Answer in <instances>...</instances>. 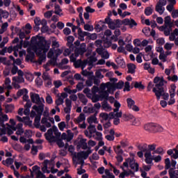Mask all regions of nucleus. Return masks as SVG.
<instances>
[{
    "mask_svg": "<svg viewBox=\"0 0 178 178\" xmlns=\"http://www.w3.org/2000/svg\"><path fill=\"white\" fill-rule=\"evenodd\" d=\"M49 48H51V43L38 40V36H33L31 40V46L27 49L26 59H33L35 52L39 56L38 61L41 65L47 59V53L49 51Z\"/></svg>",
    "mask_w": 178,
    "mask_h": 178,
    "instance_id": "nucleus-1",
    "label": "nucleus"
},
{
    "mask_svg": "<svg viewBox=\"0 0 178 178\" xmlns=\"http://www.w3.org/2000/svg\"><path fill=\"white\" fill-rule=\"evenodd\" d=\"M154 87L153 88V92H154L156 99L159 101L161 97H163L164 101L169 99V93L165 92L163 86L165 84V80L163 77L156 76L154 79Z\"/></svg>",
    "mask_w": 178,
    "mask_h": 178,
    "instance_id": "nucleus-2",
    "label": "nucleus"
},
{
    "mask_svg": "<svg viewBox=\"0 0 178 178\" xmlns=\"http://www.w3.org/2000/svg\"><path fill=\"white\" fill-rule=\"evenodd\" d=\"M61 135L62 134H60V132H59L58 128H50L47 130V133L44 134V137L47 141H48L50 143H56V141H58V140L60 138Z\"/></svg>",
    "mask_w": 178,
    "mask_h": 178,
    "instance_id": "nucleus-3",
    "label": "nucleus"
},
{
    "mask_svg": "<svg viewBox=\"0 0 178 178\" xmlns=\"http://www.w3.org/2000/svg\"><path fill=\"white\" fill-rule=\"evenodd\" d=\"M114 106L115 108L113 109V112L110 113V119H114L113 123L115 126H118L120 123V119L119 118H122V115H123L122 111L119 112V109H120L122 105L119 102H115Z\"/></svg>",
    "mask_w": 178,
    "mask_h": 178,
    "instance_id": "nucleus-4",
    "label": "nucleus"
},
{
    "mask_svg": "<svg viewBox=\"0 0 178 178\" xmlns=\"http://www.w3.org/2000/svg\"><path fill=\"white\" fill-rule=\"evenodd\" d=\"M63 51L60 49H51L48 54H47V58L50 59V63L53 65H56V60H58V56H60V55H62V53Z\"/></svg>",
    "mask_w": 178,
    "mask_h": 178,
    "instance_id": "nucleus-5",
    "label": "nucleus"
},
{
    "mask_svg": "<svg viewBox=\"0 0 178 178\" xmlns=\"http://www.w3.org/2000/svg\"><path fill=\"white\" fill-rule=\"evenodd\" d=\"M8 120H9L8 115H3L2 107L0 106V137L2 136L3 134H5V124H3V122H8Z\"/></svg>",
    "mask_w": 178,
    "mask_h": 178,
    "instance_id": "nucleus-6",
    "label": "nucleus"
},
{
    "mask_svg": "<svg viewBox=\"0 0 178 178\" xmlns=\"http://www.w3.org/2000/svg\"><path fill=\"white\" fill-rule=\"evenodd\" d=\"M105 23L108 24L111 30H115L118 27H120V19L112 20L110 17H106Z\"/></svg>",
    "mask_w": 178,
    "mask_h": 178,
    "instance_id": "nucleus-7",
    "label": "nucleus"
},
{
    "mask_svg": "<svg viewBox=\"0 0 178 178\" xmlns=\"http://www.w3.org/2000/svg\"><path fill=\"white\" fill-rule=\"evenodd\" d=\"M51 165V161L49 160H44L42 164L41 169L43 173H56L58 172V169H54V167H51V169L48 168V165Z\"/></svg>",
    "mask_w": 178,
    "mask_h": 178,
    "instance_id": "nucleus-8",
    "label": "nucleus"
},
{
    "mask_svg": "<svg viewBox=\"0 0 178 178\" xmlns=\"http://www.w3.org/2000/svg\"><path fill=\"white\" fill-rule=\"evenodd\" d=\"M30 97L31 102H33V104H37V105H41V104L45 102V100L42 97H40V95L37 93L31 92Z\"/></svg>",
    "mask_w": 178,
    "mask_h": 178,
    "instance_id": "nucleus-9",
    "label": "nucleus"
},
{
    "mask_svg": "<svg viewBox=\"0 0 178 178\" xmlns=\"http://www.w3.org/2000/svg\"><path fill=\"white\" fill-rule=\"evenodd\" d=\"M96 131L97 128H95V125H89L84 131V134L88 138H92V137H95Z\"/></svg>",
    "mask_w": 178,
    "mask_h": 178,
    "instance_id": "nucleus-10",
    "label": "nucleus"
},
{
    "mask_svg": "<svg viewBox=\"0 0 178 178\" xmlns=\"http://www.w3.org/2000/svg\"><path fill=\"white\" fill-rule=\"evenodd\" d=\"M24 83V78L23 76H13L12 85L14 88L19 90L20 88V83Z\"/></svg>",
    "mask_w": 178,
    "mask_h": 178,
    "instance_id": "nucleus-11",
    "label": "nucleus"
},
{
    "mask_svg": "<svg viewBox=\"0 0 178 178\" xmlns=\"http://www.w3.org/2000/svg\"><path fill=\"white\" fill-rule=\"evenodd\" d=\"M127 104L129 109H131L134 112H139L140 108L136 105V102L131 98L127 99Z\"/></svg>",
    "mask_w": 178,
    "mask_h": 178,
    "instance_id": "nucleus-12",
    "label": "nucleus"
},
{
    "mask_svg": "<svg viewBox=\"0 0 178 178\" xmlns=\"http://www.w3.org/2000/svg\"><path fill=\"white\" fill-rule=\"evenodd\" d=\"M41 123L45 127L49 128L52 126L51 123L54 124L55 123V119L51 117H44L42 119Z\"/></svg>",
    "mask_w": 178,
    "mask_h": 178,
    "instance_id": "nucleus-13",
    "label": "nucleus"
},
{
    "mask_svg": "<svg viewBox=\"0 0 178 178\" xmlns=\"http://www.w3.org/2000/svg\"><path fill=\"white\" fill-rule=\"evenodd\" d=\"M92 152V151H91V149L88 148L87 151H82L77 153L76 156L78 159H87V158H88L90 156V154Z\"/></svg>",
    "mask_w": 178,
    "mask_h": 178,
    "instance_id": "nucleus-14",
    "label": "nucleus"
},
{
    "mask_svg": "<svg viewBox=\"0 0 178 178\" xmlns=\"http://www.w3.org/2000/svg\"><path fill=\"white\" fill-rule=\"evenodd\" d=\"M23 47V44L20 43L19 44H17L16 46H14L13 48L12 47H9L8 51L9 52V54L12 53V51H14V56H15V58H17L18 56V54H19V51H20V49H22V48Z\"/></svg>",
    "mask_w": 178,
    "mask_h": 178,
    "instance_id": "nucleus-15",
    "label": "nucleus"
},
{
    "mask_svg": "<svg viewBox=\"0 0 178 178\" xmlns=\"http://www.w3.org/2000/svg\"><path fill=\"white\" fill-rule=\"evenodd\" d=\"M88 63V60H84L83 61L81 60V59H79L78 60H76L74 63V67L76 68L81 67L82 70L86 68V66H87V64Z\"/></svg>",
    "mask_w": 178,
    "mask_h": 178,
    "instance_id": "nucleus-16",
    "label": "nucleus"
},
{
    "mask_svg": "<svg viewBox=\"0 0 178 178\" xmlns=\"http://www.w3.org/2000/svg\"><path fill=\"white\" fill-rule=\"evenodd\" d=\"M16 119L18 120V122H22L26 126H31L33 124V121L30 120V117L22 118L19 115H17Z\"/></svg>",
    "mask_w": 178,
    "mask_h": 178,
    "instance_id": "nucleus-17",
    "label": "nucleus"
},
{
    "mask_svg": "<svg viewBox=\"0 0 178 178\" xmlns=\"http://www.w3.org/2000/svg\"><path fill=\"white\" fill-rule=\"evenodd\" d=\"M41 168L38 165H34L32 168V170L35 175H36L37 178H45V175L42 172H41Z\"/></svg>",
    "mask_w": 178,
    "mask_h": 178,
    "instance_id": "nucleus-18",
    "label": "nucleus"
},
{
    "mask_svg": "<svg viewBox=\"0 0 178 178\" xmlns=\"http://www.w3.org/2000/svg\"><path fill=\"white\" fill-rule=\"evenodd\" d=\"M65 98H67V93L66 92L61 93V95L58 96V99H56V105H57V106L63 105Z\"/></svg>",
    "mask_w": 178,
    "mask_h": 178,
    "instance_id": "nucleus-19",
    "label": "nucleus"
},
{
    "mask_svg": "<svg viewBox=\"0 0 178 178\" xmlns=\"http://www.w3.org/2000/svg\"><path fill=\"white\" fill-rule=\"evenodd\" d=\"M14 131H16L17 136H22L24 133V129H23V124L19 123L14 127Z\"/></svg>",
    "mask_w": 178,
    "mask_h": 178,
    "instance_id": "nucleus-20",
    "label": "nucleus"
},
{
    "mask_svg": "<svg viewBox=\"0 0 178 178\" xmlns=\"http://www.w3.org/2000/svg\"><path fill=\"white\" fill-rule=\"evenodd\" d=\"M123 24L125 26H129L131 29H133L134 26H137V22L133 19H125L122 21Z\"/></svg>",
    "mask_w": 178,
    "mask_h": 178,
    "instance_id": "nucleus-21",
    "label": "nucleus"
},
{
    "mask_svg": "<svg viewBox=\"0 0 178 178\" xmlns=\"http://www.w3.org/2000/svg\"><path fill=\"white\" fill-rule=\"evenodd\" d=\"M34 23L35 24V27L34 28V29L35 30V29H37V31H38V30H40V26H41L42 24H47V22L45 19L40 20V18H35L34 19Z\"/></svg>",
    "mask_w": 178,
    "mask_h": 178,
    "instance_id": "nucleus-22",
    "label": "nucleus"
},
{
    "mask_svg": "<svg viewBox=\"0 0 178 178\" xmlns=\"http://www.w3.org/2000/svg\"><path fill=\"white\" fill-rule=\"evenodd\" d=\"M145 161L147 165H153L152 161H154V158H152V154H151V152H147V153H145Z\"/></svg>",
    "mask_w": 178,
    "mask_h": 178,
    "instance_id": "nucleus-23",
    "label": "nucleus"
},
{
    "mask_svg": "<svg viewBox=\"0 0 178 178\" xmlns=\"http://www.w3.org/2000/svg\"><path fill=\"white\" fill-rule=\"evenodd\" d=\"M65 108H64L65 113L70 114L72 111V102L69 99H65Z\"/></svg>",
    "mask_w": 178,
    "mask_h": 178,
    "instance_id": "nucleus-24",
    "label": "nucleus"
},
{
    "mask_svg": "<svg viewBox=\"0 0 178 178\" xmlns=\"http://www.w3.org/2000/svg\"><path fill=\"white\" fill-rule=\"evenodd\" d=\"M129 166L135 172H138V163H136V160L134 158L129 159Z\"/></svg>",
    "mask_w": 178,
    "mask_h": 178,
    "instance_id": "nucleus-25",
    "label": "nucleus"
},
{
    "mask_svg": "<svg viewBox=\"0 0 178 178\" xmlns=\"http://www.w3.org/2000/svg\"><path fill=\"white\" fill-rule=\"evenodd\" d=\"M4 130H5V134H3L1 136H4V134H6V132L8 136H12L13 134V132L15 131V127L10 126V125H7V127L4 124Z\"/></svg>",
    "mask_w": 178,
    "mask_h": 178,
    "instance_id": "nucleus-26",
    "label": "nucleus"
},
{
    "mask_svg": "<svg viewBox=\"0 0 178 178\" xmlns=\"http://www.w3.org/2000/svg\"><path fill=\"white\" fill-rule=\"evenodd\" d=\"M39 106L34 105L33 106V109L37 112L38 115H42V112H44V104H38Z\"/></svg>",
    "mask_w": 178,
    "mask_h": 178,
    "instance_id": "nucleus-27",
    "label": "nucleus"
},
{
    "mask_svg": "<svg viewBox=\"0 0 178 178\" xmlns=\"http://www.w3.org/2000/svg\"><path fill=\"white\" fill-rule=\"evenodd\" d=\"M158 52H160V55L159 56V58L161 62H166L168 60V57L165 54V51H163V48H160L159 50H157Z\"/></svg>",
    "mask_w": 178,
    "mask_h": 178,
    "instance_id": "nucleus-28",
    "label": "nucleus"
},
{
    "mask_svg": "<svg viewBox=\"0 0 178 178\" xmlns=\"http://www.w3.org/2000/svg\"><path fill=\"white\" fill-rule=\"evenodd\" d=\"M167 154L172 156V158H173L174 159H177L178 158V150L176 148L172 149H168L167 151Z\"/></svg>",
    "mask_w": 178,
    "mask_h": 178,
    "instance_id": "nucleus-29",
    "label": "nucleus"
},
{
    "mask_svg": "<svg viewBox=\"0 0 178 178\" xmlns=\"http://www.w3.org/2000/svg\"><path fill=\"white\" fill-rule=\"evenodd\" d=\"M12 83V81L10 80V78L9 77H6L3 86H4V88L6 90H12V85L10 83Z\"/></svg>",
    "mask_w": 178,
    "mask_h": 178,
    "instance_id": "nucleus-30",
    "label": "nucleus"
},
{
    "mask_svg": "<svg viewBox=\"0 0 178 178\" xmlns=\"http://www.w3.org/2000/svg\"><path fill=\"white\" fill-rule=\"evenodd\" d=\"M87 120L90 126H92V124H98V119L97 118L96 115H91L87 119Z\"/></svg>",
    "mask_w": 178,
    "mask_h": 178,
    "instance_id": "nucleus-31",
    "label": "nucleus"
},
{
    "mask_svg": "<svg viewBox=\"0 0 178 178\" xmlns=\"http://www.w3.org/2000/svg\"><path fill=\"white\" fill-rule=\"evenodd\" d=\"M83 111L84 113H94V112H95V108L92 105L89 104L83 108Z\"/></svg>",
    "mask_w": 178,
    "mask_h": 178,
    "instance_id": "nucleus-32",
    "label": "nucleus"
},
{
    "mask_svg": "<svg viewBox=\"0 0 178 178\" xmlns=\"http://www.w3.org/2000/svg\"><path fill=\"white\" fill-rule=\"evenodd\" d=\"M75 51H76L79 54L83 55L86 51H87V45L86 43H82L80 45V47L79 49H76Z\"/></svg>",
    "mask_w": 178,
    "mask_h": 178,
    "instance_id": "nucleus-33",
    "label": "nucleus"
},
{
    "mask_svg": "<svg viewBox=\"0 0 178 178\" xmlns=\"http://www.w3.org/2000/svg\"><path fill=\"white\" fill-rule=\"evenodd\" d=\"M83 122H86V115L81 113L79 116L75 119V123L76 124H80V123H83Z\"/></svg>",
    "mask_w": 178,
    "mask_h": 178,
    "instance_id": "nucleus-34",
    "label": "nucleus"
},
{
    "mask_svg": "<svg viewBox=\"0 0 178 178\" xmlns=\"http://www.w3.org/2000/svg\"><path fill=\"white\" fill-rule=\"evenodd\" d=\"M154 122L148 123L145 124L144 129L146 131H149V133H154Z\"/></svg>",
    "mask_w": 178,
    "mask_h": 178,
    "instance_id": "nucleus-35",
    "label": "nucleus"
},
{
    "mask_svg": "<svg viewBox=\"0 0 178 178\" xmlns=\"http://www.w3.org/2000/svg\"><path fill=\"white\" fill-rule=\"evenodd\" d=\"M78 35H79V40H80V41H84V38L88 35V33L86 31H82L81 29H78Z\"/></svg>",
    "mask_w": 178,
    "mask_h": 178,
    "instance_id": "nucleus-36",
    "label": "nucleus"
},
{
    "mask_svg": "<svg viewBox=\"0 0 178 178\" xmlns=\"http://www.w3.org/2000/svg\"><path fill=\"white\" fill-rule=\"evenodd\" d=\"M138 149H139V151L142 152H145V154H147V152H151V151L148 149V147L147 146V144L138 145Z\"/></svg>",
    "mask_w": 178,
    "mask_h": 178,
    "instance_id": "nucleus-37",
    "label": "nucleus"
},
{
    "mask_svg": "<svg viewBox=\"0 0 178 178\" xmlns=\"http://www.w3.org/2000/svg\"><path fill=\"white\" fill-rule=\"evenodd\" d=\"M102 108L104 109V111H106V112H111L112 111V106L108 104V102L104 101L102 104Z\"/></svg>",
    "mask_w": 178,
    "mask_h": 178,
    "instance_id": "nucleus-38",
    "label": "nucleus"
},
{
    "mask_svg": "<svg viewBox=\"0 0 178 178\" xmlns=\"http://www.w3.org/2000/svg\"><path fill=\"white\" fill-rule=\"evenodd\" d=\"M2 17L3 19H8L9 17V12L6 10L0 8V20H2Z\"/></svg>",
    "mask_w": 178,
    "mask_h": 178,
    "instance_id": "nucleus-39",
    "label": "nucleus"
},
{
    "mask_svg": "<svg viewBox=\"0 0 178 178\" xmlns=\"http://www.w3.org/2000/svg\"><path fill=\"white\" fill-rule=\"evenodd\" d=\"M79 145L82 149H87V148H88V146L87 145V139L81 138L79 142Z\"/></svg>",
    "mask_w": 178,
    "mask_h": 178,
    "instance_id": "nucleus-40",
    "label": "nucleus"
},
{
    "mask_svg": "<svg viewBox=\"0 0 178 178\" xmlns=\"http://www.w3.org/2000/svg\"><path fill=\"white\" fill-rule=\"evenodd\" d=\"M164 25L165 27H172L173 24L172 23L170 16H167L164 18Z\"/></svg>",
    "mask_w": 178,
    "mask_h": 178,
    "instance_id": "nucleus-41",
    "label": "nucleus"
},
{
    "mask_svg": "<svg viewBox=\"0 0 178 178\" xmlns=\"http://www.w3.org/2000/svg\"><path fill=\"white\" fill-rule=\"evenodd\" d=\"M168 172L170 178H178V170L170 168Z\"/></svg>",
    "mask_w": 178,
    "mask_h": 178,
    "instance_id": "nucleus-42",
    "label": "nucleus"
},
{
    "mask_svg": "<svg viewBox=\"0 0 178 178\" xmlns=\"http://www.w3.org/2000/svg\"><path fill=\"white\" fill-rule=\"evenodd\" d=\"M99 95H100V98H101V101H102V99H106V101H108V98L109 97V90H108L107 91H104V92H101V93H99Z\"/></svg>",
    "mask_w": 178,
    "mask_h": 178,
    "instance_id": "nucleus-43",
    "label": "nucleus"
},
{
    "mask_svg": "<svg viewBox=\"0 0 178 178\" xmlns=\"http://www.w3.org/2000/svg\"><path fill=\"white\" fill-rule=\"evenodd\" d=\"M127 67L128 73H131V74L136 73V65L133 63H129L127 65Z\"/></svg>",
    "mask_w": 178,
    "mask_h": 178,
    "instance_id": "nucleus-44",
    "label": "nucleus"
},
{
    "mask_svg": "<svg viewBox=\"0 0 178 178\" xmlns=\"http://www.w3.org/2000/svg\"><path fill=\"white\" fill-rule=\"evenodd\" d=\"M81 55L79 54L76 50L74 51V53L71 54V56H70V62H72L73 63H75V61L76 60L77 58H79V56Z\"/></svg>",
    "mask_w": 178,
    "mask_h": 178,
    "instance_id": "nucleus-45",
    "label": "nucleus"
},
{
    "mask_svg": "<svg viewBox=\"0 0 178 178\" xmlns=\"http://www.w3.org/2000/svg\"><path fill=\"white\" fill-rule=\"evenodd\" d=\"M41 121V115H37L35 117L34 126L36 127L37 129H40V122Z\"/></svg>",
    "mask_w": 178,
    "mask_h": 178,
    "instance_id": "nucleus-46",
    "label": "nucleus"
},
{
    "mask_svg": "<svg viewBox=\"0 0 178 178\" xmlns=\"http://www.w3.org/2000/svg\"><path fill=\"white\" fill-rule=\"evenodd\" d=\"M86 60H88L87 65H89V66H92V65H94V63H95V62H97L98 60L97 59V57L92 56L86 59Z\"/></svg>",
    "mask_w": 178,
    "mask_h": 178,
    "instance_id": "nucleus-47",
    "label": "nucleus"
},
{
    "mask_svg": "<svg viewBox=\"0 0 178 178\" xmlns=\"http://www.w3.org/2000/svg\"><path fill=\"white\" fill-rule=\"evenodd\" d=\"M154 126L153 133L163 131V127H162V126L159 125V124L154 123Z\"/></svg>",
    "mask_w": 178,
    "mask_h": 178,
    "instance_id": "nucleus-48",
    "label": "nucleus"
},
{
    "mask_svg": "<svg viewBox=\"0 0 178 178\" xmlns=\"http://www.w3.org/2000/svg\"><path fill=\"white\" fill-rule=\"evenodd\" d=\"M78 97L79 98V101L83 104V105H87V103L88 102V100L87 99V97H86V95L83 94H79Z\"/></svg>",
    "mask_w": 178,
    "mask_h": 178,
    "instance_id": "nucleus-49",
    "label": "nucleus"
},
{
    "mask_svg": "<svg viewBox=\"0 0 178 178\" xmlns=\"http://www.w3.org/2000/svg\"><path fill=\"white\" fill-rule=\"evenodd\" d=\"M15 162V160L12 158H8L6 160L3 161L2 163L3 165H5V166H10Z\"/></svg>",
    "mask_w": 178,
    "mask_h": 178,
    "instance_id": "nucleus-50",
    "label": "nucleus"
},
{
    "mask_svg": "<svg viewBox=\"0 0 178 178\" xmlns=\"http://www.w3.org/2000/svg\"><path fill=\"white\" fill-rule=\"evenodd\" d=\"M156 12H158V13H159V15H163V12H165V8L163 7V6L156 4Z\"/></svg>",
    "mask_w": 178,
    "mask_h": 178,
    "instance_id": "nucleus-51",
    "label": "nucleus"
},
{
    "mask_svg": "<svg viewBox=\"0 0 178 178\" xmlns=\"http://www.w3.org/2000/svg\"><path fill=\"white\" fill-rule=\"evenodd\" d=\"M8 27H9V24L8 22H4L0 29V34H3V33L8 30Z\"/></svg>",
    "mask_w": 178,
    "mask_h": 178,
    "instance_id": "nucleus-52",
    "label": "nucleus"
},
{
    "mask_svg": "<svg viewBox=\"0 0 178 178\" xmlns=\"http://www.w3.org/2000/svg\"><path fill=\"white\" fill-rule=\"evenodd\" d=\"M67 143H69L73 140V137H74V134L70 130L67 131Z\"/></svg>",
    "mask_w": 178,
    "mask_h": 178,
    "instance_id": "nucleus-53",
    "label": "nucleus"
},
{
    "mask_svg": "<svg viewBox=\"0 0 178 178\" xmlns=\"http://www.w3.org/2000/svg\"><path fill=\"white\" fill-rule=\"evenodd\" d=\"M113 149L118 155H122V154H123V149H122V147H120V145L114 146Z\"/></svg>",
    "mask_w": 178,
    "mask_h": 178,
    "instance_id": "nucleus-54",
    "label": "nucleus"
},
{
    "mask_svg": "<svg viewBox=\"0 0 178 178\" xmlns=\"http://www.w3.org/2000/svg\"><path fill=\"white\" fill-rule=\"evenodd\" d=\"M54 13H56V15H58V16H63V13H62V9L60 8V6L59 5L55 6Z\"/></svg>",
    "mask_w": 178,
    "mask_h": 178,
    "instance_id": "nucleus-55",
    "label": "nucleus"
},
{
    "mask_svg": "<svg viewBox=\"0 0 178 178\" xmlns=\"http://www.w3.org/2000/svg\"><path fill=\"white\" fill-rule=\"evenodd\" d=\"M26 94H29V90L26 88L24 89H21L19 90L17 93V97H22V95H26Z\"/></svg>",
    "mask_w": 178,
    "mask_h": 178,
    "instance_id": "nucleus-56",
    "label": "nucleus"
},
{
    "mask_svg": "<svg viewBox=\"0 0 178 178\" xmlns=\"http://www.w3.org/2000/svg\"><path fill=\"white\" fill-rule=\"evenodd\" d=\"M173 47H175L174 43L166 42L164 45V49L166 51H172V48H173Z\"/></svg>",
    "mask_w": 178,
    "mask_h": 178,
    "instance_id": "nucleus-57",
    "label": "nucleus"
},
{
    "mask_svg": "<svg viewBox=\"0 0 178 178\" xmlns=\"http://www.w3.org/2000/svg\"><path fill=\"white\" fill-rule=\"evenodd\" d=\"M133 126H140L141 124V118H134L131 122Z\"/></svg>",
    "mask_w": 178,
    "mask_h": 178,
    "instance_id": "nucleus-58",
    "label": "nucleus"
},
{
    "mask_svg": "<svg viewBox=\"0 0 178 178\" xmlns=\"http://www.w3.org/2000/svg\"><path fill=\"white\" fill-rule=\"evenodd\" d=\"M153 12H154V9H152V8H151V7H147L145 9V15L146 16H151V15H152Z\"/></svg>",
    "mask_w": 178,
    "mask_h": 178,
    "instance_id": "nucleus-59",
    "label": "nucleus"
},
{
    "mask_svg": "<svg viewBox=\"0 0 178 178\" xmlns=\"http://www.w3.org/2000/svg\"><path fill=\"white\" fill-rule=\"evenodd\" d=\"M122 118L124 120H133V119H134V115L132 114H124Z\"/></svg>",
    "mask_w": 178,
    "mask_h": 178,
    "instance_id": "nucleus-60",
    "label": "nucleus"
},
{
    "mask_svg": "<svg viewBox=\"0 0 178 178\" xmlns=\"http://www.w3.org/2000/svg\"><path fill=\"white\" fill-rule=\"evenodd\" d=\"M100 118L103 119V120H109L111 119V115L110 114L108 115L106 113H102L99 114Z\"/></svg>",
    "mask_w": 178,
    "mask_h": 178,
    "instance_id": "nucleus-61",
    "label": "nucleus"
},
{
    "mask_svg": "<svg viewBox=\"0 0 178 178\" xmlns=\"http://www.w3.org/2000/svg\"><path fill=\"white\" fill-rule=\"evenodd\" d=\"M64 91L67 94H76V92H77V89L71 90L70 87H67L64 88Z\"/></svg>",
    "mask_w": 178,
    "mask_h": 178,
    "instance_id": "nucleus-62",
    "label": "nucleus"
},
{
    "mask_svg": "<svg viewBox=\"0 0 178 178\" xmlns=\"http://www.w3.org/2000/svg\"><path fill=\"white\" fill-rule=\"evenodd\" d=\"M101 101V96L100 95H97L95 94L92 97V102L95 103V102H98V101Z\"/></svg>",
    "mask_w": 178,
    "mask_h": 178,
    "instance_id": "nucleus-63",
    "label": "nucleus"
},
{
    "mask_svg": "<svg viewBox=\"0 0 178 178\" xmlns=\"http://www.w3.org/2000/svg\"><path fill=\"white\" fill-rule=\"evenodd\" d=\"M15 109V106L13 104H7L6 105V112H12Z\"/></svg>",
    "mask_w": 178,
    "mask_h": 178,
    "instance_id": "nucleus-64",
    "label": "nucleus"
}]
</instances>
